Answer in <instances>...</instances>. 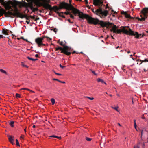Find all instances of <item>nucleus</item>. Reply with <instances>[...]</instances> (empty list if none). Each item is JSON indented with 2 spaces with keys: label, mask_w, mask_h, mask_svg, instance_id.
Returning a JSON list of instances; mask_svg holds the SVG:
<instances>
[{
  "label": "nucleus",
  "mask_w": 148,
  "mask_h": 148,
  "mask_svg": "<svg viewBox=\"0 0 148 148\" xmlns=\"http://www.w3.org/2000/svg\"><path fill=\"white\" fill-rule=\"evenodd\" d=\"M34 3L37 6H43L45 9H49L50 10H53L56 12L58 11L59 10L63 8L71 10L74 14H78L80 18H86L89 23L96 25L98 23L97 19L94 18L88 15L83 14L79 10L74 8L71 5L64 2L60 3L58 8L57 6L51 7L48 4L50 3V1L47 0H35Z\"/></svg>",
  "instance_id": "1"
},
{
  "label": "nucleus",
  "mask_w": 148,
  "mask_h": 148,
  "mask_svg": "<svg viewBox=\"0 0 148 148\" xmlns=\"http://www.w3.org/2000/svg\"><path fill=\"white\" fill-rule=\"evenodd\" d=\"M148 13V8H143L140 13V16L141 18L136 17V18L131 17L130 16V19H138L139 21H144L147 18L148 16H147V14Z\"/></svg>",
  "instance_id": "2"
},
{
  "label": "nucleus",
  "mask_w": 148,
  "mask_h": 148,
  "mask_svg": "<svg viewBox=\"0 0 148 148\" xmlns=\"http://www.w3.org/2000/svg\"><path fill=\"white\" fill-rule=\"evenodd\" d=\"M11 4L14 8V15L16 16L17 17L21 18H26L27 19H28L27 15L23 14L19 12L17 8L16 4L15 3L11 2Z\"/></svg>",
  "instance_id": "3"
},
{
  "label": "nucleus",
  "mask_w": 148,
  "mask_h": 148,
  "mask_svg": "<svg viewBox=\"0 0 148 148\" xmlns=\"http://www.w3.org/2000/svg\"><path fill=\"white\" fill-rule=\"evenodd\" d=\"M93 11L94 13L99 15L101 18L106 17L108 13L107 10H103L102 8L100 7L95 11Z\"/></svg>",
  "instance_id": "4"
},
{
  "label": "nucleus",
  "mask_w": 148,
  "mask_h": 148,
  "mask_svg": "<svg viewBox=\"0 0 148 148\" xmlns=\"http://www.w3.org/2000/svg\"><path fill=\"white\" fill-rule=\"evenodd\" d=\"M125 27H122L121 29H118L117 27L115 25H114L111 30L114 33L119 34L123 32L125 34L128 33V31L126 29Z\"/></svg>",
  "instance_id": "5"
},
{
  "label": "nucleus",
  "mask_w": 148,
  "mask_h": 148,
  "mask_svg": "<svg viewBox=\"0 0 148 148\" xmlns=\"http://www.w3.org/2000/svg\"><path fill=\"white\" fill-rule=\"evenodd\" d=\"M55 49L56 51L60 50L61 51V53H63L67 55H69L71 54L70 52L67 51L68 50H69V48L67 46H64L63 48L60 47H58L56 48Z\"/></svg>",
  "instance_id": "6"
},
{
  "label": "nucleus",
  "mask_w": 148,
  "mask_h": 148,
  "mask_svg": "<svg viewBox=\"0 0 148 148\" xmlns=\"http://www.w3.org/2000/svg\"><path fill=\"white\" fill-rule=\"evenodd\" d=\"M130 35L134 36L135 38H139L142 37L145 34L143 33L142 34H139L137 32L133 31L130 29Z\"/></svg>",
  "instance_id": "7"
},
{
  "label": "nucleus",
  "mask_w": 148,
  "mask_h": 148,
  "mask_svg": "<svg viewBox=\"0 0 148 148\" xmlns=\"http://www.w3.org/2000/svg\"><path fill=\"white\" fill-rule=\"evenodd\" d=\"M45 37V36L43 37H38L35 39V42L38 45V47L45 46V45L42 43V41Z\"/></svg>",
  "instance_id": "8"
},
{
  "label": "nucleus",
  "mask_w": 148,
  "mask_h": 148,
  "mask_svg": "<svg viewBox=\"0 0 148 148\" xmlns=\"http://www.w3.org/2000/svg\"><path fill=\"white\" fill-rule=\"evenodd\" d=\"M0 3H3L5 7V9L9 11H13V9L12 8V6L10 4V3H4L3 0H0Z\"/></svg>",
  "instance_id": "9"
},
{
  "label": "nucleus",
  "mask_w": 148,
  "mask_h": 148,
  "mask_svg": "<svg viewBox=\"0 0 148 148\" xmlns=\"http://www.w3.org/2000/svg\"><path fill=\"white\" fill-rule=\"evenodd\" d=\"M4 14H5L8 16H10L13 15L12 13L8 11L6 12L5 10L1 8L0 6V17L2 16Z\"/></svg>",
  "instance_id": "10"
},
{
  "label": "nucleus",
  "mask_w": 148,
  "mask_h": 148,
  "mask_svg": "<svg viewBox=\"0 0 148 148\" xmlns=\"http://www.w3.org/2000/svg\"><path fill=\"white\" fill-rule=\"evenodd\" d=\"M93 3L95 5L100 6L102 5V3L100 0H93Z\"/></svg>",
  "instance_id": "11"
},
{
  "label": "nucleus",
  "mask_w": 148,
  "mask_h": 148,
  "mask_svg": "<svg viewBox=\"0 0 148 148\" xmlns=\"http://www.w3.org/2000/svg\"><path fill=\"white\" fill-rule=\"evenodd\" d=\"M145 145L144 143H140L138 144V146L137 147H134V148H145Z\"/></svg>",
  "instance_id": "12"
},
{
  "label": "nucleus",
  "mask_w": 148,
  "mask_h": 148,
  "mask_svg": "<svg viewBox=\"0 0 148 148\" xmlns=\"http://www.w3.org/2000/svg\"><path fill=\"white\" fill-rule=\"evenodd\" d=\"M101 24L103 27H108L110 23H109L102 22L101 23Z\"/></svg>",
  "instance_id": "13"
},
{
  "label": "nucleus",
  "mask_w": 148,
  "mask_h": 148,
  "mask_svg": "<svg viewBox=\"0 0 148 148\" xmlns=\"http://www.w3.org/2000/svg\"><path fill=\"white\" fill-rule=\"evenodd\" d=\"M121 14L124 15L126 18H130V16L127 14L126 12H124L123 11H122L121 12Z\"/></svg>",
  "instance_id": "14"
},
{
  "label": "nucleus",
  "mask_w": 148,
  "mask_h": 148,
  "mask_svg": "<svg viewBox=\"0 0 148 148\" xmlns=\"http://www.w3.org/2000/svg\"><path fill=\"white\" fill-rule=\"evenodd\" d=\"M130 61H131V62H132V64L131 65H132L134 64V63H133L134 61L136 60V59L135 58H134L132 55H130Z\"/></svg>",
  "instance_id": "15"
},
{
  "label": "nucleus",
  "mask_w": 148,
  "mask_h": 148,
  "mask_svg": "<svg viewBox=\"0 0 148 148\" xmlns=\"http://www.w3.org/2000/svg\"><path fill=\"white\" fill-rule=\"evenodd\" d=\"M3 33L5 35H8V30L6 29H3L2 30Z\"/></svg>",
  "instance_id": "16"
},
{
  "label": "nucleus",
  "mask_w": 148,
  "mask_h": 148,
  "mask_svg": "<svg viewBox=\"0 0 148 148\" xmlns=\"http://www.w3.org/2000/svg\"><path fill=\"white\" fill-rule=\"evenodd\" d=\"M97 81L98 82H101L102 83H104L105 84H106V83L103 81V80L101 79L98 78L97 79Z\"/></svg>",
  "instance_id": "17"
},
{
  "label": "nucleus",
  "mask_w": 148,
  "mask_h": 148,
  "mask_svg": "<svg viewBox=\"0 0 148 148\" xmlns=\"http://www.w3.org/2000/svg\"><path fill=\"white\" fill-rule=\"evenodd\" d=\"M9 139L10 142L12 143L13 140V137L12 136H10L9 137Z\"/></svg>",
  "instance_id": "18"
},
{
  "label": "nucleus",
  "mask_w": 148,
  "mask_h": 148,
  "mask_svg": "<svg viewBox=\"0 0 148 148\" xmlns=\"http://www.w3.org/2000/svg\"><path fill=\"white\" fill-rule=\"evenodd\" d=\"M21 65L23 67H25L27 68H28V66L25 64L23 62H21Z\"/></svg>",
  "instance_id": "19"
},
{
  "label": "nucleus",
  "mask_w": 148,
  "mask_h": 148,
  "mask_svg": "<svg viewBox=\"0 0 148 148\" xmlns=\"http://www.w3.org/2000/svg\"><path fill=\"white\" fill-rule=\"evenodd\" d=\"M14 123V122L13 121H11L9 123V124L11 127H13Z\"/></svg>",
  "instance_id": "20"
},
{
  "label": "nucleus",
  "mask_w": 148,
  "mask_h": 148,
  "mask_svg": "<svg viewBox=\"0 0 148 148\" xmlns=\"http://www.w3.org/2000/svg\"><path fill=\"white\" fill-rule=\"evenodd\" d=\"M27 58L29 60H32V61H36V60H38L37 59H33L32 58H30L29 57H27Z\"/></svg>",
  "instance_id": "21"
},
{
  "label": "nucleus",
  "mask_w": 148,
  "mask_h": 148,
  "mask_svg": "<svg viewBox=\"0 0 148 148\" xmlns=\"http://www.w3.org/2000/svg\"><path fill=\"white\" fill-rule=\"evenodd\" d=\"M66 14H69L70 15V17L73 19L74 18V16L71 14H70V12H68L66 13Z\"/></svg>",
  "instance_id": "22"
},
{
  "label": "nucleus",
  "mask_w": 148,
  "mask_h": 148,
  "mask_svg": "<svg viewBox=\"0 0 148 148\" xmlns=\"http://www.w3.org/2000/svg\"><path fill=\"white\" fill-rule=\"evenodd\" d=\"M51 100L52 105H54L55 103V101L54 99L53 98H52L51 99Z\"/></svg>",
  "instance_id": "23"
},
{
  "label": "nucleus",
  "mask_w": 148,
  "mask_h": 148,
  "mask_svg": "<svg viewBox=\"0 0 148 148\" xmlns=\"http://www.w3.org/2000/svg\"><path fill=\"white\" fill-rule=\"evenodd\" d=\"M111 108H112L113 109H114L115 110H116V111H117V112H119V111L118 110V107H113V106H112Z\"/></svg>",
  "instance_id": "24"
},
{
  "label": "nucleus",
  "mask_w": 148,
  "mask_h": 148,
  "mask_svg": "<svg viewBox=\"0 0 148 148\" xmlns=\"http://www.w3.org/2000/svg\"><path fill=\"white\" fill-rule=\"evenodd\" d=\"M140 61L141 62V63L143 62H148V59H145L144 60H140Z\"/></svg>",
  "instance_id": "25"
},
{
  "label": "nucleus",
  "mask_w": 148,
  "mask_h": 148,
  "mask_svg": "<svg viewBox=\"0 0 148 148\" xmlns=\"http://www.w3.org/2000/svg\"><path fill=\"white\" fill-rule=\"evenodd\" d=\"M0 71L1 72L3 73H6V72L5 70L2 69H0Z\"/></svg>",
  "instance_id": "26"
},
{
  "label": "nucleus",
  "mask_w": 148,
  "mask_h": 148,
  "mask_svg": "<svg viewBox=\"0 0 148 148\" xmlns=\"http://www.w3.org/2000/svg\"><path fill=\"white\" fill-rule=\"evenodd\" d=\"M16 144L17 146H20L19 143L17 139L16 140Z\"/></svg>",
  "instance_id": "27"
},
{
  "label": "nucleus",
  "mask_w": 148,
  "mask_h": 148,
  "mask_svg": "<svg viewBox=\"0 0 148 148\" xmlns=\"http://www.w3.org/2000/svg\"><path fill=\"white\" fill-rule=\"evenodd\" d=\"M134 127L136 129V127L137 126V125L136 123V120H134Z\"/></svg>",
  "instance_id": "28"
},
{
  "label": "nucleus",
  "mask_w": 148,
  "mask_h": 148,
  "mask_svg": "<svg viewBox=\"0 0 148 148\" xmlns=\"http://www.w3.org/2000/svg\"><path fill=\"white\" fill-rule=\"evenodd\" d=\"M16 97H20V95L18 93H16Z\"/></svg>",
  "instance_id": "29"
},
{
  "label": "nucleus",
  "mask_w": 148,
  "mask_h": 148,
  "mask_svg": "<svg viewBox=\"0 0 148 148\" xmlns=\"http://www.w3.org/2000/svg\"><path fill=\"white\" fill-rule=\"evenodd\" d=\"M86 140L87 141H90L91 140V139L90 138H88V137H86Z\"/></svg>",
  "instance_id": "30"
},
{
  "label": "nucleus",
  "mask_w": 148,
  "mask_h": 148,
  "mask_svg": "<svg viewBox=\"0 0 148 148\" xmlns=\"http://www.w3.org/2000/svg\"><path fill=\"white\" fill-rule=\"evenodd\" d=\"M21 90H28V91L30 90L29 89L25 88H22L21 89Z\"/></svg>",
  "instance_id": "31"
},
{
  "label": "nucleus",
  "mask_w": 148,
  "mask_h": 148,
  "mask_svg": "<svg viewBox=\"0 0 148 148\" xmlns=\"http://www.w3.org/2000/svg\"><path fill=\"white\" fill-rule=\"evenodd\" d=\"M86 97L88 98L90 100H93L94 99V98L93 97Z\"/></svg>",
  "instance_id": "32"
},
{
  "label": "nucleus",
  "mask_w": 148,
  "mask_h": 148,
  "mask_svg": "<svg viewBox=\"0 0 148 148\" xmlns=\"http://www.w3.org/2000/svg\"><path fill=\"white\" fill-rule=\"evenodd\" d=\"M125 27V28H126V29H127V30L128 31V33L127 34H130V32H129V31H130V29H127V27H129V26H127V27Z\"/></svg>",
  "instance_id": "33"
},
{
  "label": "nucleus",
  "mask_w": 148,
  "mask_h": 148,
  "mask_svg": "<svg viewBox=\"0 0 148 148\" xmlns=\"http://www.w3.org/2000/svg\"><path fill=\"white\" fill-rule=\"evenodd\" d=\"M125 27V28H126V29H127V30L128 31V33L127 34H130V32H129V31H130V29H127V27H129V26H127V27Z\"/></svg>",
  "instance_id": "34"
},
{
  "label": "nucleus",
  "mask_w": 148,
  "mask_h": 148,
  "mask_svg": "<svg viewBox=\"0 0 148 148\" xmlns=\"http://www.w3.org/2000/svg\"><path fill=\"white\" fill-rule=\"evenodd\" d=\"M26 22L28 24L29 23L30 21L29 20H27L26 21Z\"/></svg>",
  "instance_id": "35"
},
{
  "label": "nucleus",
  "mask_w": 148,
  "mask_h": 148,
  "mask_svg": "<svg viewBox=\"0 0 148 148\" xmlns=\"http://www.w3.org/2000/svg\"><path fill=\"white\" fill-rule=\"evenodd\" d=\"M3 37H4L3 35H0V38H3Z\"/></svg>",
  "instance_id": "36"
},
{
  "label": "nucleus",
  "mask_w": 148,
  "mask_h": 148,
  "mask_svg": "<svg viewBox=\"0 0 148 148\" xmlns=\"http://www.w3.org/2000/svg\"><path fill=\"white\" fill-rule=\"evenodd\" d=\"M109 8V7L108 6V4H107L106 5L105 9H106V8Z\"/></svg>",
  "instance_id": "37"
},
{
  "label": "nucleus",
  "mask_w": 148,
  "mask_h": 148,
  "mask_svg": "<svg viewBox=\"0 0 148 148\" xmlns=\"http://www.w3.org/2000/svg\"><path fill=\"white\" fill-rule=\"evenodd\" d=\"M56 138L60 139H61V137H59L57 136H56Z\"/></svg>",
  "instance_id": "38"
},
{
  "label": "nucleus",
  "mask_w": 148,
  "mask_h": 148,
  "mask_svg": "<svg viewBox=\"0 0 148 148\" xmlns=\"http://www.w3.org/2000/svg\"><path fill=\"white\" fill-rule=\"evenodd\" d=\"M53 137V138H56V136L55 135H52L49 137Z\"/></svg>",
  "instance_id": "39"
},
{
  "label": "nucleus",
  "mask_w": 148,
  "mask_h": 148,
  "mask_svg": "<svg viewBox=\"0 0 148 148\" xmlns=\"http://www.w3.org/2000/svg\"><path fill=\"white\" fill-rule=\"evenodd\" d=\"M23 137H24V136L23 135H22V136H21L20 137V138L21 139H23Z\"/></svg>",
  "instance_id": "40"
},
{
  "label": "nucleus",
  "mask_w": 148,
  "mask_h": 148,
  "mask_svg": "<svg viewBox=\"0 0 148 148\" xmlns=\"http://www.w3.org/2000/svg\"><path fill=\"white\" fill-rule=\"evenodd\" d=\"M54 73H55V74H56V75H61V74H60V73H56L55 72H54Z\"/></svg>",
  "instance_id": "41"
},
{
  "label": "nucleus",
  "mask_w": 148,
  "mask_h": 148,
  "mask_svg": "<svg viewBox=\"0 0 148 148\" xmlns=\"http://www.w3.org/2000/svg\"><path fill=\"white\" fill-rule=\"evenodd\" d=\"M53 80H56V81H60L58 79H56L54 78L53 79Z\"/></svg>",
  "instance_id": "42"
},
{
  "label": "nucleus",
  "mask_w": 148,
  "mask_h": 148,
  "mask_svg": "<svg viewBox=\"0 0 148 148\" xmlns=\"http://www.w3.org/2000/svg\"><path fill=\"white\" fill-rule=\"evenodd\" d=\"M60 44L61 45H63V42H60Z\"/></svg>",
  "instance_id": "43"
},
{
  "label": "nucleus",
  "mask_w": 148,
  "mask_h": 148,
  "mask_svg": "<svg viewBox=\"0 0 148 148\" xmlns=\"http://www.w3.org/2000/svg\"><path fill=\"white\" fill-rule=\"evenodd\" d=\"M85 1L86 2V4L88 3V0H85Z\"/></svg>",
  "instance_id": "44"
},
{
  "label": "nucleus",
  "mask_w": 148,
  "mask_h": 148,
  "mask_svg": "<svg viewBox=\"0 0 148 148\" xmlns=\"http://www.w3.org/2000/svg\"><path fill=\"white\" fill-rule=\"evenodd\" d=\"M60 66L61 68H62L64 67V66H62L61 64H60Z\"/></svg>",
  "instance_id": "45"
},
{
  "label": "nucleus",
  "mask_w": 148,
  "mask_h": 148,
  "mask_svg": "<svg viewBox=\"0 0 148 148\" xmlns=\"http://www.w3.org/2000/svg\"><path fill=\"white\" fill-rule=\"evenodd\" d=\"M68 21L69 22H70V23H73L72 22H71V21L69 19H68Z\"/></svg>",
  "instance_id": "46"
},
{
  "label": "nucleus",
  "mask_w": 148,
  "mask_h": 148,
  "mask_svg": "<svg viewBox=\"0 0 148 148\" xmlns=\"http://www.w3.org/2000/svg\"><path fill=\"white\" fill-rule=\"evenodd\" d=\"M38 56H39V55H38V54H36V55H35V56L36 57H38Z\"/></svg>",
  "instance_id": "47"
},
{
  "label": "nucleus",
  "mask_w": 148,
  "mask_h": 148,
  "mask_svg": "<svg viewBox=\"0 0 148 148\" xmlns=\"http://www.w3.org/2000/svg\"><path fill=\"white\" fill-rule=\"evenodd\" d=\"M59 82L61 83H65V82H62V81H60H60H59Z\"/></svg>",
  "instance_id": "48"
},
{
  "label": "nucleus",
  "mask_w": 148,
  "mask_h": 148,
  "mask_svg": "<svg viewBox=\"0 0 148 148\" xmlns=\"http://www.w3.org/2000/svg\"><path fill=\"white\" fill-rule=\"evenodd\" d=\"M92 73L94 74L95 75H96V74L95 73V71H92Z\"/></svg>",
  "instance_id": "49"
},
{
  "label": "nucleus",
  "mask_w": 148,
  "mask_h": 148,
  "mask_svg": "<svg viewBox=\"0 0 148 148\" xmlns=\"http://www.w3.org/2000/svg\"><path fill=\"white\" fill-rule=\"evenodd\" d=\"M134 101L133 100V99L132 98V104H134Z\"/></svg>",
  "instance_id": "50"
},
{
  "label": "nucleus",
  "mask_w": 148,
  "mask_h": 148,
  "mask_svg": "<svg viewBox=\"0 0 148 148\" xmlns=\"http://www.w3.org/2000/svg\"><path fill=\"white\" fill-rule=\"evenodd\" d=\"M47 38L48 39H49V40H51V39L50 38H49V37H47Z\"/></svg>",
  "instance_id": "51"
},
{
  "label": "nucleus",
  "mask_w": 148,
  "mask_h": 148,
  "mask_svg": "<svg viewBox=\"0 0 148 148\" xmlns=\"http://www.w3.org/2000/svg\"><path fill=\"white\" fill-rule=\"evenodd\" d=\"M142 134H143V130H141V136H142Z\"/></svg>",
  "instance_id": "52"
},
{
  "label": "nucleus",
  "mask_w": 148,
  "mask_h": 148,
  "mask_svg": "<svg viewBox=\"0 0 148 148\" xmlns=\"http://www.w3.org/2000/svg\"><path fill=\"white\" fill-rule=\"evenodd\" d=\"M29 91H30L31 92H33V93H34V91H33L31 90H29Z\"/></svg>",
  "instance_id": "53"
},
{
  "label": "nucleus",
  "mask_w": 148,
  "mask_h": 148,
  "mask_svg": "<svg viewBox=\"0 0 148 148\" xmlns=\"http://www.w3.org/2000/svg\"><path fill=\"white\" fill-rule=\"evenodd\" d=\"M35 127H36V126H35V125H33V128H35Z\"/></svg>",
  "instance_id": "54"
},
{
  "label": "nucleus",
  "mask_w": 148,
  "mask_h": 148,
  "mask_svg": "<svg viewBox=\"0 0 148 148\" xmlns=\"http://www.w3.org/2000/svg\"><path fill=\"white\" fill-rule=\"evenodd\" d=\"M116 95H117L118 96H119V97L120 96V95H119V94H116Z\"/></svg>",
  "instance_id": "55"
},
{
  "label": "nucleus",
  "mask_w": 148,
  "mask_h": 148,
  "mask_svg": "<svg viewBox=\"0 0 148 148\" xmlns=\"http://www.w3.org/2000/svg\"><path fill=\"white\" fill-rule=\"evenodd\" d=\"M118 125H119L120 126H121V125L119 123H118Z\"/></svg>",
  "instance_id": "56"
},
{
  "label": "nucleus",
  "mask_w": 148,
  "mask_h": 148,
  "mask_svg": "<svg viewBox=\"0 0 148 148\" xmlns=\"http://www.w3.org/2000/svg\"><path fill=\"white\" fill-rule=\"evenodd\" d=\"M109 95L110 96V97H112V95H111V94H110V95Z\"/></svg>",
  "instance_id": "57"
},
{
  "label": "nucleus",
  "mask_w": 148,
  "mask_h": 148,
  "mask_svg": "<svg viewBox=\"0 0 148 148\" xmlns=\"http://www.w3.org/2000/svg\"><path fill=\"white\" fill-rule=\"evenodd\" d=\"M144 70L145 71H147L145 69H144Z\"/></svg>",
  "instance_id": "58"
},
{
  "label": "nucleus",
  "mask_w": 148,
  "mask_h": 148,
  "mask_svg": "<svg viewBox=\"0 0 148 148\" xmlns=\"http://www.w3.org/2000/svg\"><path fill=\"white\" fill-rule=\"evenodd\" d=\"M35 10H37L38 9L37 8H35Z\"/></svg>",
  "instance_id": "59"
},
{
  "label": "nucleus",
  "mask_w": 148,
  "mask_h": 148,
  "mask_svg": "<svg viewBox=\"0 0 148 148\" xmlns=\"http://www.w3.org/2000/svg\"><path fill=\"white\" fill-rule=\"evenodd\" d=\"M127 53H130V51H128Z\"/></svg>",
  "instance_id": "60"
},
{
  "label": "nucleus",
  "mask_w": 148,
  "mask_h": 148,
  "mask_svg": "<svg viewBox=\"0 0 148 148\" xmlns=\"http://www.w3.org/2000/svg\"><path fill=\"white\" fill-rule=\"evenodd\" d=\"M24 131H25V132H26V130H25H25H24Z\"/></svg>",
  "instance_id": "61"
},
{
  "label": "nucleus",
  "mask_w": 148,
  "mask_h": 148,
  "mask_svg": "<svg viewBox=\"0 0 148 148\" xmlns=\"http://www.w3.org/2000/svg\"><path fill=\"white\" fill-rule=\"evenodd\" d=\"M102 42H104V41L103 40H102Z\"/></svg>",
  "instance_id": "62"
},
{
  "label": "nucleus",
  "mask_w": 148,
  "mask_h": 148,
  "mask_svg": "<svg viewBox=\"0 0 148 148\" xmlns=\"http://www.w3.org/2000/svg\"><path fill=\"white\" fill-rule=\"evenodd\" d=\"M42 62H44V61H42Z\"/></svg>",
  "instance_id": "63"
},
{
  "label": "nucleus",
  "mask_w": 148,
  "mask_h": 148,
  "mask_svg": "<svg viewBox=\"0 0 148 148\" xmlns=\"http://www.w3.org/2000/svg\"><path fill=\"white\" fill-rule=\"evenodd\" d=\"M147 138H148V135H147Z\"/></svg>",
  "instance_id": "64"
}]
</instances>
